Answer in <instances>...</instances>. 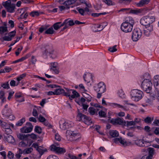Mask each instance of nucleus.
Listing matches in <instances>:
<instances>
[{
	"instance_id": "34",
	"label": "nucleus",
	"mask_w": 159,
	"mask_h": 159,
	"mask_svg": "<svg viewBox=\"0 0 159 159\" xmlns=\"http://www.w3.org/2000/svg\"><path fill=\"white\" fill-rule=\"evenodd\" d=\"M148 155L152 157L153 155L155 153V150L153 148H148Z\"/></svg>"
},
{
	"instance_id": "35",
	"label": "nucleus",
	"mask_w": 159,
	"mask_h": 159,
	"mask_svg": "<svg viewBox=\"0 0 159 159\" xmlns=\"http://www.w3.org/2000/svg\"><path fill=\"white\" fill-rule=\"evenodd\" d=\"M102 2L108 6L114 5L115 3L111 0H102Z\"/></svg>"
},
{
	"instance_id": "26",
	"label": "nucleus",
	"mask_w": 159,
	"mask_h": 159,
	"mask_svg": "<svg viewBox=\"0 0 159 159\" xmlns=\"http://www.w3.org/2000/svg\"><path fill=\"white\" fill-rule=\"evenodd\" d=\"M71 92L73 94L70 96V99L72 100L73 98L78 97L80 96L79 94L75 90L73 89Z\"/></svg>"
},
{
	"instance_id": "10",
	"label": "nucleus",
	"mask_w": 159,
	"mask_h": 159,
	"mask_svg": "<svg viewBox=\"0 0 159 159\" xmlns=\"http://www.w3.org/2000/svg\"><path fill=\"white\" fill-rule=\"evenodd\" d=\"M121 30L126 33L130 32L132 30L133 26L128 24V23L123 22L121 26Z\"/></svg>"
},
{
	"instance_id": "25",
	"label": "nucleus",
	"mask_w": 159,
	"mask_h": 159,
	"mask_svg": "<svg viewBox=\"0 0 159 159\" xmlns=\"http://www.w3.org/2000/svg\"><path fill=\"white\" fill-rule=\"evenodd\" d=\"M83 77L84 81L88 83L89 82L92 78V75L90 74H88L87 75L84 74Z\"/></svg>"
},
{
	"instance_id": "36",
	"label": "nucleus",
	"mask_w": 159,
	"mask_h": 159,
	"mask_svg": "<svg viewBox=\"0 0 159 159\" xmlns=\"http://www.w3.org/2000/svg\"><path fill=\"white\" fill-rule=\"evenodd\" d=\"M28 57V56L26 55L25 56L23 57H22L21 58H20L18 59L17 60H15V61H13L12 63H16L19 62H21L23 61L24 60H25Z\"/></svg>"
},
{
	"instance_id": "2",
	"label": "nucleus",
	"mask_w": 159,
	"mask_h": 159,
	"mask_svg": "<svg viewBox=\"0 0 159 159\" xmlns=\"http://www.w3.org/2000/svg\"><path fill=\"white\" fill-rule=\"evenodd\" d=\"M59 123L60 128L63 130L67 129L74 126L73 123L68 120H61L59 121Z\"/></svg>"
},
{
	"instance_id": "11",
	"label": "nucleus",
	"mask_w": 159,
	"mask_h": 159,
	"mask_svg": "<svg viewBox=\"0 0 159 159\" xmlns=\"http://www.w3.org/2000/svg\"><path fill=\"white\" fill-rule=\"evenodd\" d=\"M52 151L56 152L58 154H63L66 152L65 148H62L57 147L55 145H52L51 147Z\"/></svg>"
},
{
	"instance_id": "3",
	"label": "nucleus",
	"mask_w": 159,
	"mask_h": 159,
	"mask_svg": "<svg viewBox=\"0 0 159 159\" xmlns=\"http://www.w3.org/2000/svg\"><path fill=\"white\" fill-rule=\"evenodd\" d=\"M152 84L151 81L143 80L142 83V89L147 93H150L152 91Z\"/></svg>"
},
{
	"instance_id": "8",
	"label": "nucleus",
	"mask_w": 159,
	"mask_h": 159,
	"mask_svg": "<svg viewBox=\"0 0 159 159\" xmlns=\"http://www.w3.org/2000/svg\"><path fill=\"white\" fill-rule=\"evenodd\" d=\"M108 120L109 122H110L114 125L119 124L125 125L126 124L125 121H123L122 119L120 118L111 119V117H109Z\"/></svg>"
},
{
	"instance_id": "41",
	"label": "nucleus",
	"mask_w": 159,
	"mask_h": 159,
	"mask_svg": "<svg viewBox=\"0 0 159 159\" xmlns=\"http://www.w3.org/2000/svg\"><path fill=\"white\" fill-rule=\"evenodd\" d=\"M12 40V38L8 36H4L1 39V41L3 42L4 41H9Z\"/></svg>"
},
{
	"instance_id": "53",
	"label": "nucleus",
	"mask_w": 159,
	"mask_h": 159,
	"mask_svg": "<svg viewBox=\"0 0 159 159\" xmlns=\"http://www.w3.org/2000/svg\"><path fill=\"white\" fill-rule=\"evenodd\" d=\"M153 120V119H152L150 117L148 116L145 119L144 121L146 123H150Z\"/></svg>"
},
{
	"instance_id": "5",
	"label": "nucleus",
	"mask_w": 159,
	"mask_h": 159,
	"mask_svg": "<svg viewBox=\"0 0 159 159\" xmlns=\"http://www.w3.org/2000/svg\"><path fill=\"white\" fill-rule=\"evenodd\" d=\"M155 21V18L153 16H145L142 18L140 20L141 24L144 26L152 24Z\"/></svg>"
},
{
	"instance_id": "42",
	"label": "nucleus",
	"mask_w": 159,
	"mask_h": 159,
	"mask_svg": "<svg viewBox=\"0 0 159 159\" xmlns=\"http://www.w3.org/2000/svg\"><path fill=\"white\" fill-rule=\"evenodd\" d=\"M112 106L114 107H117L118 108H121L124 110H125V108L122 105L116 103H112Z\"/></svg>"
},
{
	"instance_id": "7",
	"label": "nucleus",
	"mask_w": 159,
	"mask_h": 159,
	"mask_svg": "<svg viewBox=\"0 0 159 159\" xmlns=\"http://www.w3.org/2000/svg\"><path fill=\"white\" fill-rule=\"evenodd\" d=\"M94 90L97 92L104 93L106 91V85L103 82H100L93 87Z\"/></svg>"
},
{
	"instance_id": "32",
	"label": "nucleus",
	"mask_w": 159,
	"mask_h": 159,
	"mask_svg": "<svg viewBox=\"0 0 159 159\" xmlns=\"http://www.w3.org/2000/svg\"><path fill=\"white\" fill-rule=\"evenodd\" d=\"M77 0H67L63 3L64 5L65 6H69L74 3Z\"/></svg>"
},
{
	"instance_id": "50",
	"label": "nucleus",
	"mask_w": 159,
	"mask_h": 159,
	"mask_svg": "<svg viewBox=\"0 0 159 159\" xmlns=\"http://www.w3.org/2000/svg\"><path fill=\"white\" fill-rule=\"evenodd\" d=\"M150 98L152 100H155L157 97L156 93H149Z\"/></svg>"
},
{
	"instance_id": "49",
	"label": "nucleus",
	"mask_w": 159,
	"mask_h": 159,
	"mask_svg": "<svg viewBox=\"0 0 159 159\" xmlns=\"http://www.w3.org/2000/svg\"><path fill=\"white\" fill-rule=\"evenodd\" d=\"M38 119L40 122L43 123V122H45L46 120L45 118L42 116L41 115H39V117H38Z\"/></svg>"
},
{
	"instance_id": "44",
	"label": "nucleus",
	"mask_w": 159,
	"mask_h": 159,
	"mask_svg": "<svg viewBox=\"0 0 159 159\" xmlns=\"http://www.w3.org/2000/svg\"><path fill=\"white\" fill-rule=\"evenodd\" d=\"M49 26V25H46L43 26L39 28V31L40 33H42L43 31L46 30Z\"/></svg>"
},
{
	"instance_id": "21",
	"label": "nucleus",
	"mask_w": 159,
	"mask_h": 159,
	"mask_svg": "<svg viewBox=\"0 0 159 159\" xmlns=\"http://www.w3.org/2000/svg\"><path fill=\"white\" fill-rule=\"evenodd\" d=\"M50 47L45 49L42 52V56L44 58L48 57V56L50 55Z\"/></svg>"
},
{
	"instance_id": "40",
	"label": "nucleus",
	"mask_w": 159,
	"mask_h": 159,
	"mask_svg": "<svg viewBox=\"0 0 159 159\" xmlns=\"http://www.w3.org/2000/svg\"><path fill=\"white\" fill-rule=\"evenodd\" d=\"M42 129L40 126H35L34 131L35 132L39 134H40L42 133Z\"/></svg>"
},
{
	"instance_id": "13",
	"label": "nucleus",
	"mask_w": 159,
	"mask_h": 159,
	"mask_svg": "<svg viewBox=\"0 0 159 159\" xmlns=\"http://www.w3.org/2000/svg\"><path fill=\"white\" fill-rule=\"evenodd\" d=\"M26 125L28 127H24L20 129L21 132L22 133H28L31 132L33 128V126L29 122L26 123Z\"/></svg>"
},
{
	"instance_id": "58",
	"label": "nucleus",
	"mask_w": 159,
	"mask_h": 159,
	"mask_svg": "<svg viewBox=\"0 0 159 159\" xmlns=\"http://www.w3.org/2000/svg\"><path fill=\"white\" fill-rule=\"evenodd\" d=\"M7 157L10 159H12L14 157V154L11 151H9L7 154Z\"/></svg>"
},
{
	"instance_id": "48",
	"label": "nucleus",
	"mask_w": 159,
	"mask_h": 159,
	"mask_svg": "<svg viewBox=\"0 0 159 159\" xmlns=\"http://www.w3.org/2000/svg\"><path fill=\"white\" fill-rule=\"evenodd\" d=\"M18 137L21 140L26 139L28 137V134H20L18 136Z\"/></svg>"
},
{
	"instance_id": "46",
	"label": "nucleus",
	"mask_w": 159,
	"mask_h": 159,
	"mask_svg": "<svg viewBox=\"0 0 159 159\" xmlns=\"http://www.w3.org/2000/svg\"><path fill=\"white\" fill-rule=\"evenodd\" d=\"M66 156L70 159H81L80 158H77L76 157L70 154H68Z\"/></svg>"
},
{
	"instance_id": "24",
	"label": "nucleus",
	"mask_w": 159,
	"mask_h": 159,
	"mask_svg": "<svg viewBox=\"0 0 159 159\" xmlns=\"http://www.w3.org/2000/svg\"><path fill=\"white\" fill-rule=\"evenodd\" d=\"M142 11V10L140 9H131L129 8V13L137 15L139 13H141Z\"/></svg>"
},
{
	"instance_id": "43",
	"label": "nucleus",
	"mask_w": 159,
	"mask_h": 159,
	"mask_svg": "<svg viewBox=\"0 0 159 159\" xmlns=\"http://www.w3.org/2000/svg\"><path fill=\"white\" fill-rule=\"evenodd\" d=\"M33 150L32 148L30 147L25 149L24 150V153L29 154L31 153Z\"/></svg>"
},
{
	"instance_id": "39",
	"label": "nucleus",
	"mask_w": 159,
	"mask_h": 159,
	"mask_svg": "<svg viewBox=\"0 0 159 159\" xmlns=\"http://www.w3.org/2000/svg\"><path fill=\"white\" fill-rule=\"evenodd\" d=\"M1 86L4 89H8L10 88L8 82L2 83L1 84Z\"/></svg>"
},
{
	"instance_id": "54",
	"label": "nucleus",
	"mask_w": 159,
	"mask_h": 159,
	"mask_svg": "<svg viewBox=\"0 0 159 159\" xmlns=\"http://www.w3.org/2000/svg\"><path fill=\"white\" fill-rule=\"evenodd\" d=\"M66 133L67 134H69L71 137H75L77 134L75 133L72 131H67Z\"/></svg>"
},
{
	"instance_id": "28",
	"label": "nucleus",
	"mask_w": 159,
	"mask_h": 159,
	"mask_svg": "<svg viewBox=\"0 0 159 159\" xmlns=\"http://www.w3.org/2000/svg\"><path fill=\"white\" fill-rule=\"evenodd\" d=\"M56 95H60L64 92V89L60 88H56L54 90Z\"/></svg>"
},
{
	"instance_id": "19",
	"label": "nucleus",
	"mask_w": 159,
	"mask_h": 159,
	"mask_svg": "<svg viewBox=\"0 0 159 159\" xmlns=\"http://www.w3.org/2000/svg\"><path fill=\"white\" fill-rule=\"evenodd\" d=\"M3 26L0 27V34L2 35L4 33L7 31V24L6 22H4L3 24Z\"/></svg>"
},
{
	"instance_id": "23",
	"label": "nucleus",
	"mask_w": 159,
	"mask_h": 159,
	"mask_svg": "<svg viewBox=\"0 0 159 159\" xmlns=\"http://www.w3.org/2000/svg\"><path fill=\"white\" fill-rule=\"evenodd\" d=\"M110 135L112 138H115L119 136L118 132L116 130H111L109 131Z\"/></svg>"
},
{
	"instance_id": "17",
	"label": "nucleus",
	"mask_w": 159,
	"mask_h": 159,
	"mask_svg": "<svg viewBox=\"0 0 159 159\" xmlns=\"http://www.w3.org/2000/svg\"><path fill=\"white\" fill-rule=\"evenodd\" d=\"M66 21H64L63 23L61 22H57L55 23L52 25L53 28L55 30H57L61 27L63 26L64 25Z\"/></svg>"
},
{
	"instance_id": "52",
	"label": "nucleus",
	"mask_w": 159,
	"mask_h": 159,
	"mask_svg": "<svg viewBox=\"0 0 159 159\" xmlns=\"http://www.w3.org/2000/svg\"><path fill=\"white\" fill-rule=\"evenodd\" d=\"M107 14L106 12L101 13H93L92 14V15L94 17H98L100 15H105Z\"/></svg>"
},
{
	"instance_id": "6",
	"label": "nucleus",
	"mask_w": 159,
	"mask_h": 159,
	"mask_svg": "<svg viewBox=\"0 0 159 159\" xmlns=\"http://www.w3.org/2000/svg\"><path fill=\"white\" fill-rule=\"evenodd\" d=\"M142 35V33L140 29L136 28L133 31L131 37L133 41H137L141 38Z\"/></svg>"
},
{
	"instance_id": "57",
	"label": "nucleus",
	"mask_w": 159,
	"mask_h": 159,
	"mask_svg": "<svg viewBox=\"0 0 159 159\" xmlns=\"http://www.w3.org/2000/svg\"><path fill=\"white\" fill-rule=\"evenodd\" d=\"M26 75V74L24 73L20 75L19 76L17 77L16 78L17 80L18 81H19L21 80Z\"/></svg>"
},
{
	"instance_id": "1",
	"label": "nucleus",
	"mask_w": 159,
	"mask_h": 159,
	"mask_svg": "<svg viewBox=\"0 0 159 159\" xmlns=\"http://www.w3.org/2000/svg\"><path fill=\"white\" fill-rule=\"evenodd\" d=\"M131 99L135 102H138L141 99L143 96V92L138 89L132 90L130 92Z\"/></svg>"
},
{
	"instance_id": "4",
	"label": "nucleus",
	"mask_w": 159,
	"mask_h": 159,
	"mask_svg": "<svg viewBox=\"0 0 159 159\" xmlns=\"http://www.w3.org/2000/svg\"><path fill=\"white\" fill-rule=\"evenodd\" d=\"M2 4L7 9V12L11 13L14 12L15 5L14 4L11 3V0H8L5 2H3Z\"/></svg>"
},
{
	"instance_id": "12",
	"label": "nucleus",
	"mask_w": 159,
	"mask_h": 159,
	"mask_svg": "<svg viewBox=\"0 0 159 159\" xmlns=\"http://www.w3.org/2000/svg\"><path fill=\"white\" fill-rule=\"evenodd\" d=\"M153 83L155 89L158 93L157 99L159 101V75H156L154 76Z\"/></svg>"
},
{
	"instance_id": "33",
	"label": "nucleus",
	"mask_w": 159,
	"mask_h": 159,
	"mask_svg": "<svg viewBox=\"0 0 159 159\" xmlns=\"http://www.w3.org/2000/svg\"><path fill=\"white\" fill-rule=\"evenodd\" d=\"M45 31L44 34H52L54 33V31L52 27H51L48 29H47Z\"/></svg>"
},
{
	"instance_id": "22",
	"label": "nucleus",
	"mask_w": 159,
	"mask_h": 159,
	"mask_svg": "<svg viewBox=\"0 0 159 159\" xmlns=\"http://www.w3.org/2000/svg\"><path fill=\"white\" fill-rule=\"evenodd\" d=\"M5 140L9 143H12L15 142V140L13 137L10 135L7 134L5 136Z\"/></svg>"
},
{
	"instance_id": "62",
	"label": "nucleus",
	"mask_w": 159,
	"mask_h": 159,
	"mask_svg": "<svg viewBox=\"0 0 159 159\" xmlns=\"http://www.w3.org/2000/svg\"><path fill=\"white\" fill-rule=\"evenodd\" d=\"M134 122V121H126V126H131L132 125H135Z\"/></svg>"
},
{
	"instance_id": "45",
	"label": "nucleus",
	"mask_w": 159,
	"mask_h": 159,
	"mask_svg": "<svg viewBox=\"0 0 159 159\" xmlns=\"http://www.w3.org/2000/svg\"><path fill=\"white\" fill-rule=\"evenodd\" d=\"M69 19L65 20L64 21H66L64 24L66 23H68V24L70 26H72L75 24V23L72 20H68Z\"/></svg>"
},
{
	"instance_id": "29",
	"label": "nucleus",
	"mask_w": 159,
	"mask_h": 159,
	"mask_svg": "<svg viewBox=\"0 0 159 159\" xmlns=\"http://www.w3.org/2000/svg\"><path fill=\"white\" fill-rule=\"evenodd\" d=\"M42 13L40 12H39L37 11H34L31 12L30 13V15L32 17H34L35 16H38Z\"/></svg>"
},
{
	"instance_id": "20",
	"label": "nucleus",
	"mask_w": 159,
	"mask_h": 159,
	"mask_svg": "<svg viewBox=\"0 0 159 159\" xmlns=\"http://www.w3.org/2000/svg\"><path fill=\"white\" fill-rule=\"evenodd\" d=\"M114 142L117 143H120L124 145H126V142L124 139H123L121 138H116L114 139Z\"/></svg>"
},
{
	"instance_id": "60",
	"label": "nucleus",
	"mask_w": 159,
	"mask_h": 159,
	"mask_svg": "<svg viewBox=\"0 0 159 159\" xmlns=\"http://www.w3.org/2000/svg\"><path fill=\"white\" fill-rule=\"evenodd\" d=\"M30 136V138L33 139H36L37 138V136L36 134L32 133L31 134H28V137Z\"/></svg>"
},
{
	"instance_id": "63",
	"label": "nucleus",
	"mask_w": 159,
	"mask_h": 159,
	"mask_svg": "<svg viewBox=\"0 0 159 159\" xmlns=\"http://www.w3.org/2000/svg\"><path fill=\"white\" fill-rule=\"evenodd\" d=\"M28 16V14L27 13H26L24 14L23 12L20 15V18L22 19H26Z\"/></svg>"
},
{
	"instance_id": "61",
	"label": "nucleus",
	"mask_w": 159,
	"mask_h": 159,
	"mask_svg": "<svg viewBox=\"0 0 159 159\" xmlns=\"http://www.w3.org/2000/svg\"><path fill=\"white\" fill-rule=\"evenodd\" d=\"M47 159H59V158L56 155H51L49 156Z\"/></svg>"
},
{
	"instance_id": "16",
	"label": "nucleus",
	"mask_w": 159,
	"mask_h": 159,
	"mask_svg": "<svg viewBox=\"0 0 159 159\" xmlns=\"http://www.w3.org/2000/svg\"><path fill=\"white\" fill-rule=\"evenodd\" d=\"M150 2V0H141L139 2L135 3V5L138 7H142L148 4Z\"/></svg>"
},
{
	"instance_id": "14",
	"label": "nucleus",
	"mask_w": 159,
	"mask_h": 159,
	"mask_svg": "<svg viewBox=\"0 0 159 159\" xmlns=\"http://www.w3.org/2000/svg\"><path fill=\"white\" fill-rule=\"evenodd\" d=\"M149 142L145 141L143 139H137L134 141L135 143L138 146L140 147H147L148 145L147 143Z\"/></svg>"
},
{
	"instance_id": "30",
	"label": "nucleus",
	"mask_w": 159,
	"mask_h": 159,
	"mask_svg": "<svg viewBox=\"0 0 159 159\" xmlns=\"http://www.w3.org/2000/svg\"><path fill=\"white\" fill-rule=\"evenodd\" d=\"M0 125L3 128L6 129L9 128L10 125L6 123V122L2 121V120H0Z\"/></svg>"
},
{
	"instance_id": "38",
	"label": "nucleus",
	"mask_w": 159,
	"mask_h": 159,
	"mask_svg": "<svg viewBox=\"0 0 159 159\" xmlns=\"http://www.w3.org/2000/svg\"><path fill=\"white\" fill-rule=\"evenodd\" d=\"M25 117L22 118L21 119L19 120L16 124L17 126H20L22 124L25 122Z\"/></svg>"
},
{
	"instance_id": "64",
	"label": "nucleus",
	"mask_w": 159,
	"mask_h": 159,
	"mask_svg": "<svg viewBox=\"0 0 159 159\" xmlns=\"http://www.w3.org/2000/svg\"><path fill=\"white\" fill-rule=\"evenodd\" d=\"M77 10L79 11V13L82 16L84 15V9L82 8H79L78 7L77 8Z\"/></svg>"
},
{
	"instance_id": "37",
	"label": "nucleus",
	"mask_w": 159,
	"mask_h": 159,
	"mask_svg": "<svg viewBox=\"0 0 159 159\" xmlns=\"http://www.w3.org/2000/svg\"><path fill=\"white\" fill-rule=\"evenodd\" d=\"M117 93L119 96L121 98H125V95L122 90L120 89L118 90Z\"/></svg>"
},
{
	"instance_id": "47",
	"label": "nucleus",
	"mask_w": 159,
	"mask_h": 159,
	"mask_svg": "<svg viewBox=\"0 0 159 159\" xmlns=\"http://www.w3.org/2000/svg\"><path fill=\"white\" fill-rule=\"evenodd\" d=\"M145 29L151 32L153 30V26L152 24L145 26Z\"/></svg>"
},
{
	"instance_id": "59",
	"label": "nucleus",
	"mask_w": 159,
	"mask_h": 159,
	"mask_svg": "<svg viewBox=\"0 0 159 159\" xmlns=\"http://www.w3.org/2000/svg\"><path fill=\"white\" fill-rule=\"evenodd\" d=\"M16 31L15 30L12 31L8 33L9 36L12 38L14 37L16 35Z\"/></svg>"
},
{
	"instance_id": "31",
	"label": "nucleus",
	"mask_w": 159,
	"mask_h": 159,
	"mask_svg": "<svg viewBox=\"0 0 159 159\" xmlns=\"http://www.w3.org/2000/svg\"><path fill=\"white\" fill-rule=\"evenodd\" d=\"M141 78L143 79V80H148V81H151L150 76L149 74L148 73H145L142 77Z\"/></svg>"
},
{
	"instance_id": "15",
	"label": "nucleus",
	"mask_w": 159,
	"mask_h": 159,
	"mask_svg": "<svg viewBox=\"0 0 159 159\" xmlns=\"http://www.w3.org/2000/svg\"><path fill=\"white\" fill-rule=\"evenodd\" d=\"M2 115L8 117H12V119H14L15 118V117L12 115H11V110L10 108H3L2 111Z\"/></svg>"
},
{
	"instance_id": "27",
	"label": "nucleus",
	"mask_w": 159,
	"mask_h": 159,
	"mask_svg": "<svg viewBox=\"0 0 159 159\" xmlns=\"http://www.w3.org/2000/svg\"><path fill=\"white\" fill-rule=\"evenodd\" d=\"M125 22L128 23V24H129L130 25L133 26L134 23V21L133 19L131 17H129L127 18V20H126Z\"/></svg>"
},
{
	"instance_id": "56",
	"label": "nucleus",
	"mask_w": 159,
	"mask_h": 159,
	"mask_svg": "<svg viewBox=\"0 0 159 159\" xmlns=\"http://www.w3.org/2000/svg\"><path fill=\"white\" fill-rule=\"evenodd\" d=\"M84 97L87 99V101L88 102H90L91 100V97L89 95L85 93L84 95Z\"/></svg>"
},
{
	"instance_id": "18",
	"label": "nucleus",
	"mask_w": 159,
	"mask_h": 159,
	"mask_svg": "<svg viewBox=\"0 0 159 159\" xmlns=\"http://www.w3.org/2000/svg\"><path fill=\"white\" fill-rule=\"evenodd\" d=\"M58 53L56 51L54 50L52 47H50V57L52 59H55L58 56Z\"/></svg>"
},
{
	"instance_id": "51",
	"label": "nucleus",
	"mask_w": 159,
	"mask_h": 159,
	"mask_svg": "<svg viewBox=\"0 0 159 159\" xmlns=\"http://www.w3.org/2000/svg\"><path fill=\"white\" fill-rule=\"evenodd\" d=\"M89 111L90 114L93 115L95 113V109L93 107H90L89 108Z\"/></svg>"
},
{
	"instance_id": "55",
	"label": "nucleus",
	"mask_w": 159,
	"mask_h": 159,
	"mask_svg": "<svg viewBox=\"0 0 159 159\" xmlns=\"http://www.w3.org/2000/svg\"><path fill=\"white\" fill-rule=\"evenodd\" d=\"M116 45H115L113 46L112 47H110L108 48V51L110 52H113L117 51V49L116 48Z\"/></svg>"
},
{
	"instance_id": "9",
	"label": "nucleus",
	"mask_w": 159,
	"mask_h": 159,
	"mask_svg": "<svg viewBox=\"0 0 159 159\" xmlns=\"http://www.w3.org/2000/svg\"><path fill=\"white\" fill-rule=\"evenodd\" d=\"M77 119L79 121H82L85 124H87L88 122H90V118L85 115L82 114L81 112H79L77 116Z\"/></svg>"
}]
</instances>
